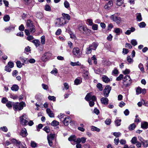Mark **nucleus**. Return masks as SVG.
Wrapping results in <instances>:
<instances>
[{"instance_id": "nucleus-48", "label": "nucleus", "mask_w": 148, "mask_h": 148, "mask_svg": "<svg viewBox=\"0 0 148 148\" xmlns=\"http://www.w3.org/2000/svg\"><path fill=\"white\" fill-rule=\"evenodd\" d=\"M127 60L128 62L130 63H132L133 62V60L131 58L130 56H128L127 58Z\"/></svg>"}, {"instance_id": "nucleus-36", "label": "nucleus", "mask_w": 148, "mask_h": 148, "mask_svg": "<svg viewBox=\"0 0 148 148\" xmlns=\"http://www.w3.org/2000/svg\"><path fill=\"white\" fill-rule=\"evenodd\" d=\"M136 127L135 124L134 123H133L130 125L129 127V129L130 130H132L134 129Z\"/></svg>"}, {"instance_id": "nucleus-2", "label": "nucleus", "mask_w": 148, "mask_h": 148, "mask_svg": "<svg viewBox=\"0 0 148 148\" xmlns=\"http://www.w3.org/2000/svg\"><path fill=\"white\" fill-rule=\"evenodd\" d=\"M98 45V43L94 42L90 45L86 49V53L87 54H90L92 50H95Z\"/></svg>"}, {"instance_id": "nucleus-35", "label": "nucleus", "mask_w": 148, "mask_h": 148, "mask_svg": "<svg viewBox=\"0 0 148 148\" xmlns=\"http://www.w3.org/2000/svg\"><path fill=\"white\" fill-rule=\"evenodd\" d=\"M59 124V122L56 120L53 121L51 123V125L53 126H56Z\"/></svg>"}, {"instance_id": "nucleus-44", "label": "nucleus", "mask_w": 148, "mask_h": 148, "mask_svg": "<svg viewBox=\"0 0 148 148\" xmlns=\"http://www.w3.org/2000/svg\"><path fill=\"white\" fill-rule=\"evenodd\" d=\"M45 10L46 11H50L51 10V7L48 5H45Z\"/></svg>"}, {"instance_id": "nucleus-7", "label": "nucleus", "mask_w": 148, "mask_h": 148, "mask_svg": "<svg viewBox=\"0 0 148 148\" xmlns=\"http://www.w3.org/2000/svg\"><path fill=\"white\" fill-rule=\"evenodd\" d=\"M11 141L19 148H27L26 145L25 144L23 143H21L20 141L17 140L16 139H12Z\"/></svg>"}, {"instance_id": "nucleus-64", "label": "nucleus", "mask_w": 148, "mask_h": 148, "mask_svg": "<svg viewBox=\"0 0 148 148\" xmlns=\"http://www.w3.org/2000/svg\"><path fill=\"white\" fill-rule=\"evenodd\" d=\"M42 86L45 90H47L48 89V86L47 85L42 84Z\"/></svg>"}, {"instance_id": "nucleus-54", "label": "nucleus", "mask_w": 148, "mask_h": 148, "mask_svg": "<svg viewBox=\"0 0 148 148\" xmlns=\"http://www.w3.org/2000/svg\"><path fill=\"white\" fill-rule=\"evenodd\" d=\"M6 106L9 109L12 108V103L10 101H9L6 104Z\"/></svg>"}, {"instance_id": "nucleus-17", "label": "nucleus", "mask_w": 148, "mask_h": 148, "mask_svg": "<svg viewBox=\"0 0 148 148\" xmlns=\"http://www.w3.org/2000/svg\"><path fill=\"white\" fill-rule=\"evenodd\" d=\"M101 101L102 104L107 105L108 103L109 100L108 98L103 97L101 99Z\"/></svg>"}, {"instance_id": "nucleus-47", "label": "nucleus", "mask_w": 148, "mask_h": 148, "mask_svg": "<svg viewBox=\"0 0 148 148\" xmlns=\"http://www.w3.org/2000/svg\"><path fill=\"white\" fill-rule=\"evenodd\" d=\"M92 29L94 30H97L98 29V25L97 24H94L92 25Z\"/></svg>"}, {"instance_id": "nucleus-32", "label": "nucleus", "mask_w": 148, "mask_h": 148, "mask_svg": "<svg viewBox=\"0 0 148 148\" xmlns=\"http://www.w3.org/2000/svg\"><path fill=\"white\" fill-rule=\"evenodd\" d=\"M116 4L117 5L120 6L123 3V0H115Z\"/></svg>"}, {"instance_id": "nucleus-14", "label": "nucleus", "mask_w": 148, "mask_h": 148, "mask_svg": "<svg viewBox=\"0 0 148 148\" xmlns=\"http://www.w3.org/2000/svg\"><path fill=\"white\" fill-rule=\"evenodd\" d=\"M137 95L141 93L144 94L146 93V89L145 88L142 89L140 87H138L136 90Z\"/></svg>"}, {"instance_id": "nucleus-52", "label": "nucleus", "mask_w": 148, "mask_h": 148, "mask_svg": "<svg viewBox=\"0 0 148 148\" xmlns=\"http://www.w3.org/2000/svg\"><path fill=\"white\" fill-rule=\"evenodd\" d=\"M16 64L18 68H21L22 66V64L20 61H17L16 62Z\"/></svg>"}, {"instance_id": "nucleus-24", "label": "nucleus", "mask_w": 148, "mask_h": 148, "mask_svg": "<svg viewBox=\"0 0 148 148\" xmlns=\"http://www.w3.org/2000/svg\"><path fill=\"white\" fill-rule=\"evenodd\" d=\"M62 15L63 16V18L65 20L66 19H67L68 20H70V16L69 15L67 14H66L64 13H63L62 14Z\"/></svg>"}, {"instance_id": "nucleus-26", "label": "nucleus", "mask_w": 148, "mask_h": 148, "mask_svg": "<svg viewBox=\"0 0 148 148\" xmlns=\"http://www.w3.org/2000/svg\"><path fill=\"white\" fill-rule=\"evenodd\" d=\"M14 27L13 26H10L8 28L5 29V31L7 32H10L12 30L14 29Z\"/></svg>"}, {"instance_id": "nucleus-55", "label": "nucleus", "mask_w": 148, "mask_h": 148, "mask_svg": "<svg viewBox=\"0 0 148 148\" xmlns=\"http://www.w3.org/2000/svg\"><path fill=\"white\" fill-rule=\"evenodd\" d=\"M8 64V66L10 68H12L14 67V63L12 62H9Z\"/></svg>"}, {"instance_id": "nucleus-12", "label": "nucleus", "mask_w": 148, "mask_h": 148, "mask_svg": "<svg viewBox=\"0 0 148 148\" xmlns=\"http://www.w3.org/2000/svg\"><path fill=\"white\" fill-rule=\"evenodd\" d=\"M86 100L89 101L91 100L93 101H96V98L95 95H92L91 93L88 94L85 97Z\"/></svg>"}, {"instance_id": "nucleus-45", "label": "nucleus", "mask_w": 148, "mask_h": 148, "mask_svg": "<svg viewBox=\"0 0 148 148\" xmlns=\"http://www.w3.org/2000/svg\"><path fill=\"white\" fill-rule=\"evenodd\" d=\"M58 70L56 68L54 69L53 70L51 71V73L52 74L54 75H57V73H58Z\"/></svg>"}, {"instance_id": "nucleus-50", "label": "nucleus", "mask_w": 148, "mask_h": 148, "mask_svg": "<svg viewBox=\"0 0 148 148\" xmlns=\"http://www.w3.org/2000/svg\"><path fill=\"white\" fill-rule=\"evenodd\" d=\"M137 138L136 137H134L131 140V142L133 144H135L137 142Z\"/></svg>"}, {"instance_id": "nucleus-33", "label": "nucleus", "mask_w": 148, "mask_h": 148, "mask_svg": "<svg viewBox=\"0 0 148 148\" xmlns=\"http://www.w3.org/2000/svg\"><path fill=\"white\" fill-rule=\"evenodd\" d=\"M83 76L86 79H87L89 78V73L87 71L84 72Z\"/></svg>"}, {"instance_id": "nucleus-39", "label": "nucleus", "mask_w": 148, "mask_h": 148, "mask_svg": "<svg viewBox=\"0 0 148 148\" xmlns=\"http://www.w3.org/2000/svg\"><path fill=\"white\" fill-rule=\"evenodd\" d=\"M97 87L99 90L100 91H102L103 90V88L102 87V85L100 83H98L97 85Z\"/></svg>"}, {"instance_id": "nucleus-43", "label": "nucleus", "mask_w": 148, "mask_h": 148, "mask_svg": "<svg viewBox=\"0 0 148 148\" xmlns=\"http://www.w3.org/2000/svg\"><path fill=\"white\" fill-rule=\"evenodd\" d=\"M42 13L39 12L36 14V16L39 19H40L42 17Z\"/></svg>"}, {"instance_id": "nucleus-57", "label": "nucleus", "mask_w": 148, "mask_h": 148, "mask_svg": "<svg viewBox=\"0 0 148 148\" xmlns=\"http://www.w3.org/2000/svg\"><path fill=\"white\" fill-rule=\"evenodd\" d=\"M79 79H76L74 81V83L75 85H78L81 83Z\"/></svg>"}, {"instance_id": "nucleus-20", "label": "nucleus", "mask_w": 148, "mask_h": 148, "mask_svg": "<svg viewBox=\"0 0 148 148\" xmlns=\"http://www.w3.org/2000/svg\"><path fill=\"white\" fill-rule=\"evenodd\" d=\"M102 79L103 82L106 83H108L110 81V79L106 75L103 76L102 77Z\"/></svg>"}, {"instance_id": "nucleus-59", "label": "nucleus", "mask_w": 148, "mask_h": 148, "mask_svg": "<svg viewBox=\"0 0 148 148\" xmlns=\"http://www.w3.org/2000/svg\"><path fill=\"white\" fill-rule=\"evenodd\" d=\"M111 120L110 119H107L105 121V123L108 125L110 124Z\"/></svg>"}, {"instance_id": "nucleus-42", "label": "nucleus", "mask_w": 148, "mask_h": 148, "mask_svg": "<svg viewBox=\"0 0 148 148\" xmlns=\"http://www.w3.org/2000/svg\"><path fill=\"white\" fill-rule=\"evenodd\" d=\"M144 147H148V140H144L142 144Z\"/></svg>"}, {"instance_id": "nucleus-56", "label": "nucleus", "mask_w": 148, "mask_h": 148, "mask_svg": "<svg viewBox=\"0 0 148 148\" xmlns=\"http://www.w3.org/2000/svg\"><path fill=\"white\" fill-rule=\"evenodd\" d=\"M10 97L14 99H17L18 97L17 95L11 94L10 96Z\"/></svg>"}, {"instance_id": "nucleus-23", "label": "nucleus", "mask_w": 148, "mask_h": 148, "mask_svg": "<svg viewBox=\"0 0 148 148\" xmlns=\"http://www.w3.org/2000/svg\"><path fill=\"white\" fill-rule=\"evenodd\" d=\"M141 126V127L143 129H147L148 127V123L147 122L142 123Z\"/></svg>"}, {"instance_id": "nucleus-30", "label": "nucleus", "mask_w": 148, "mask_h": 148, "mask_svg": "<svg viewBox=\"0 0 148 148\" xmlns=\"http://www.w3.org/2000/svg\"><path fill=\"white\" fill-rule=\"evenodd\" d=\"M138 67L142 72L144 73L145 72L143 65L142 64L140 63L138 65Z\"/></svg>"}, {"instance_id": "nucleus-34", "label": "nucleus", "mask_w": 148, "mask_h": 148, "mask_svg": "<svg viewBox=\"0 0 148 148\" xmlns=\"http://www.w3.org/2000/svg\"><path fill=\"white\" fill-rule=\"evenodd\" d=\"M41 39V43L42 45H44L45 42V36H43L40 38Z\"/></svg>"}, {"instance_id": "nucleus-58", "label": "nucleus", "mask_w": 148, "mask_h": 148, "mask_svg": "<svg viewBox=\"0 0 148 148\" xmlns=\"http://www.w3.org/2000/svg\"><path fill=\"white\" fill-rule=\"evenodd\" d=\"M43 130L47 133H49L50 132L49 128L48 126H47L45 127L44 128Z\"/></svg>"}, {"instance_id": "nucleus-11", "label": "nucleus", "mask_w": 148, "mask_h": 148, "mask_svg": "<svg viewBox=\"0 0 148 148\" xmlns=\"http://www.w3.org/2000/svg\"><path fill=\"white\" fill-rule=\"evenodd\" d=\"M51 56V54L49 52H47L45 53L41 57V59L43 62L47 61Z\"/></svg>"}, {"instance_id": "nucleus-28", "label": "nucleus", "mask_w": 148, "mask_h": 148, "mask_svg": "<svg viewBox=\"0 0 148 148\" xmlns=\"http://www.w3.org/2000/svg\"><path fill=\"white\" fill-rule=\"evenodd\" d=\"M11 89L12 90L17 91L18 90L19 87L17 85H14L11 87Z\"/></svg>"}, {"instance_id": "nucleus-40", "label": "nucleus", "mask_w": 148, "mask_h": 148, "mask_svg": "<svg viewBox=\"0 0 148 148\" xmlns=\"http://www.w3.org/2000/svg\"><path fill=\"white\" fill-rule=\"evenodd\" d=\"M91 130L92 131H96L97 132H99L100 131V129L96 127L92 126L91 127Z\"/></svg>"}, {"instance_id": "nucleus-9", "label": "nucleus", "mask_w": 148, "mask_h": 148, "mask_svg": "<svg viewBox=\"0 0 148 148\" xmlns=\"http://www.w3.org/2000/svg\"><path fill=\"white\" fill-rule=\"evenodd\" d=\"M72 53L74 55L78 58L80 57L82 53L79 48L77 47H75L73 48Z\"/></svg>"}, {"instance_id": "nucleus-13", "label": "nucleus", "mask_w": 148, "mask_h": 148, "mask_svg": "<svg viewBox=\"0 0 148 148\" xmlns=\"http://www.w3.org/2000/svg\"><path fill=\"white\" fill-rule=\"evenodd\" d=\"M111 90V87L110 86H107L105 87L103 91L104 95L105 97H107L108 96Z\"/></svg>"}, {"instance_id": "nucleus-61", "label": "nucleus", "mask_w": 148, "mask_h": 148, "mask_svg": "<svg viewBox=\"0 0 148 148\" xmlns=\"http://www.w3.org/2000/svg\"><path fill=\"white\" fill-rule=\"evenodd\" d=\"M130 72V71L129 69H126L123 72L124 74L126 75L129 74Z\"/></svg>"}, {"instance_id": "nucleus-49", "label": "nucleus", "mask_w": 148, "mask_h": 148, "mask_svg": "<svg viewBox=\"0 0 148 148\" xmlns=\"http://www.w3.org/2000/svg\"><path fill=\"white\" fill-rule=\"evenodd\" d=\"M146 25L144 22H142L138 24V26L140 28H143L145 27Z\"/></svg>"}, {"instance_id": "nucleus-4", "label": "nucleus", "mask_w": 148, "mask_h": 148, "mask_svg": "<svg viewBox=\"0 0 148 148\" xmlns=\"http://www.w3.org/2000/svg\"><path fill=\"white\" fill-rule=\"evenodd\" d=\"M67 22H68L63 18H60L56 19V25L57 27H60L63 26Z\"/></svg>"}, {"instance_id": "nucleus-25", "label": "nucleus", "mask_w": 148, "mask_h": 148, "mask_svg": "<svg viewBox=\"0 0 148 148\" xmlns=\"http://www.w3.org/2000/svg\"><path fill=\"white\" fill-rule=\"evenodd\" d=\"M86 21V24L88 25L92 26L93 24L92 20L90 18L87 19Z\"/></svg>"}, {"instance_id": "nucleus-46", "label": "nucleus", "mask_w": 148, "mask_h": 148, "mask_svg": "<svg viewBox=\"0 0 148 148\" xmlns=\"http://www.w3.org/2000/svg\"><path fill=\"white\" fill-rule=\"evenodd\" d=\"M48 99L49 100L53 101H55L56 100V97L54 96H49L48 97Z\"/></svg>"}, {"instance_id": "nucleus-16", "label": "nucleus", "mask_w": 148, "mask_h": 148, "mask_svg": "<svg viewBox=\"0 0 148 148\" xmlns=\"http://www.w3.org/2000/svg\"><path fill=\"white\" fill-rule=\"evenodd\" d=\"M20 134L23 137H25L27 135V130L25 128L22 129Z\"/></svg>"}, {"instance_id": "nucleus-22", "label": "nucleus", "mask_w": 148, "mask_h": 148, "mask_svg": "<svg viewBox=\"0 0 148 148\" xmlns=\"http://www.w3.org/2000/svg\"><path fill=\"white\" fill-rule=\"evenodd\" d=\"M55 134H50L48 135L47 136V139H49V140H53L54 139V137H55Z\"/></svg>"}, {"instance_id": "nucleus-29", "label": "nucleus", "mask_w": 148, "mask_h": 148, "mask_svg": "<svg viewBox=\"0 0 148 148\" xmlns=\"http://www.w3.org/2000/svg\"><path fill=\"white\" fill-rule=\"evenodd\" d=\"M121 119H119L118 118H116L115 121L116 125L117 126H120L121 125Z\"/></svg>"}, {"instance_id": "nucleus-37", "label": "nucleus", "mask_w": 148, "mask_h": 148, "mask_svg": "<svg viewBox=\"0 0 148 148\" xmlns=\"http://www.w3.org/2000/svg\"><path fill=\"white\" fill-rule=\"evenodd\" d=\"M64 5L65 8L68 9L70 8V4L67 1H65L64 2Z\"/></svg>"}, {"instance_id": "nucleus-10", "label": "nucleus", "mask_w": 148, "mask_h": 148, "mask_svg": "<svg viewBox=\"0 0 148 148\" xmlns=\"http://www.w3.org/2000/svg\"><path fill=\"white\" fill-rule=\"evenodd\" d=\"M110 18L111 20H112L117 24H119L121 22V18L117 16L116 14L112 15L110 16Z\"/></svg>"}, {"instance_id": "nucleus-63", "label": "nucleus", "mask_w": 148, "mask_h": 148, "mask_svg": "<svg viewBox=\"0 0 148 148\" xmlns=\"http://www.w3.org/2000/svg\"><path fill=\"white\" fill-rule=\"evenodd\" d=\"M31 146L33 147H36L37 144L34 141H32L31 143Z\"/></svg>"}, {"instance_id": "nucleus-6", "label": "nucleus", "mask_w": 148, "mask_h": 148, "mask_svg": "<svg viewBox=\"0 0 148 148\" xmlns=\"http://www.w3.org/2000/svg\"><path fill=\"white\" fill-rule=\"evenodd\" d=\"M27 27L29 29L31 33H33L35 32V26L33 25V22L30 20H28L26 22Z\"/></svg>"}, {"instance_id": "nucleus-53", "label": "nucleus", "mask_w": 148, "mask_h": 148, "mask_svg": "<svg viewBox=\"0 0 148 148\" xmlns=\"http://www.w3.org/2000/svg\"><path fill=\"white\" fill-rule=\"evenodd\" d=\"M113 135L116 137H118L121 136V134L120 132H114L113 133Z\"/></svg>"}, {"instance_id": "nucleus-62", "label": "nucleus", "mask_w": 148, "mask_h": 148, "mask_svg": "<svg viewBox=\"0 0 148 148\" xmlns=\"http://www.w3.org/2000/svg\"><path fill=\"white\" fill-rule=\"evenodd\" d=\"M113 75L117 74L119 73L118 71L116 68H115L114 70L112 72Z\"/></svg>"}, {"instance_id": "nucleus-38", "label": "nucleus", "mask_w": 148, "mask_h": 148, "mask_svg": "<svg viewBox=\"0 0 148 148\" xmlns=\"http://www.w3.org/2000/svg\"><path fill=\"white\" fill-rule=\"evenodd\" d=\"M114 32L118 34H119L121 32H122V30L119 28H116L114 29Z\"/></svg>"}, {"instance_id": "nucleus-1", "label": "nucleus", "mask_w": 148, "mask_h": 148, "mask_svg": "<svg viewBox=\"0 0 148 148\" xmlns=\"http://www.w3.org/2000/svg\"><path fill=\"white\" fill-rule=\"evenodd\" d=\"M132 83L131 79L129 75L124 77L123 79L122 88H126L130 86Z\"/></svg>"}, {"instance_id": "nucleus-60", "label": "nucleus", "mask_w": 148, "mask_h": 148, "mask_svg": "<svg viewBox=\"0 0 148 148\" xmlns=\"http://www.w3.org/2000/svg\"><path fill=\"white\" fill-rule=\"evenodd\" d=\"M123 75L122 74H120L119 77H118L116 79V81L121 80L123 78Z\"/></svg>"}, {"instance_id": "nucleus-8", "label": "nucleus", "mask_w": 148, "mask_h": 148, "mask_svg": "<svg viewBox=\"0 0 148 148\" xmlns=\"http://www.w3.org/2000/svg\"><path fill=\"white\" fill-rule=\"evenodd\" d=\"M20 122L23 125H27L28 124V121L29 119L27 116L23 114L20 117Z\"/></svg>"}, {"instance_id": "nucleus-18", "label": "nucleus", "mask_w": 148, "mask_h": 148, "mask_svg": "<svg viewBox=\"0 0 148 148\" xmlns=\"http://www.w3.org/2000/svg\"><path fill=\"white\" fill-rule=\"evenodd\" d=\"M47 113L48 114L49 116L50 117H53L54 114L52 111L49 108H47L46 110Z\"/></svg>"}, {"instance_id": "nucleus-5", "label": "nucleus", "mask_w": 148, "mask_h": 148, "mask_svg": "<svg viewBox=\"0 0 148 148\" xmlns=\"http://www.w3.org/2000/svg\"><path fill=\"white\" fill-rule=\"evenodd\" d=\"M78 28L81 32H82L84 34H87L90 31L86 26H84L82 24H79L78 26Z\"/></svg>"}, {"instance_id": "nucleus-15", "label": "nucleus", "mask_w": 148, "mask_h": 148, "mask_svg": "<svg viewBox=\"0 0 148 148\" xmlns=\"http://www.w3.org/2000/svg\"><path fill=\"white\" fill-rule=\"evenodd\" d=\"M64 123L65 125H68L71 121V119L69 116L65 117L63 120Z\"/></svg>"}, {"instance_id": "nucleus-41", "label": "nucleus", "mask_w": 148, "mask_h": 148, "mask_svg": "<svg viewBox=\"0 0 148 148\" xmlns=\"http://www.w3.org/2000/svg\"><path fill=\"white\" fill-rule=\"evenodd\" d=\"M3 18L4 21L7 22L9 21L10 17L8 15H6L4 16Z\"/></svg>"}, {"instance_id": "nucleus-3", "label": "nucleus", "mask_w": 148, "mask_h": 148, "mask_svg": "<svg viewBox=\"0 0 148 148\" xmlns=\"http://www.w3.org/2000/svg\"><path fill=\"white\" fill-rule=\"evenodd\" d=\"M25 106V103L23 102L22 101L20 103L16 102L14 104L13 108L15 111H20L22 110L23 107Z\"/></svg>"}, {"instance_id": "nucleus-51", "label": "nucleus", "mask_w": 148, "mask_h": 148, "mask_svg": "<svg viewBox=\"0 0 148 148\" xmlns=\"http://www.w3.org/2000/svg\"><path fill=\"white\" fill-rule=\"evenodd\" d=\"M131 43L134 46H135L137 45V42L136 40L135 39H133L131 40Z\"/></svg>"}, {"instance_id": "nucleus-21", "label": "nucleus", "mask_w": 148, "mask_h": 148, "mask_svg": "<svg viewBox=\"0 0 148 148\" xmlns=\"http://www.w3.org/2000/svg\"><path fill=\"white\" fill-rule=\"evenodd\" d=\"M130 30H127L125 33V34L129 35L130 34L131 32H133L135 31V29L134 28L132 27L130 29Z\"/></svg>"}, {"instance_id": "nucleus-19", "label": "nucleus", "mask_w": 148, "mask_h": 148, "mask_svg": "<svg viewBox=\"0 0 148 148\" xmlns=\"http://www.w3.org/2000/svg\"><path fill=\"white\" fill-rule=\"evenodd\" d=\"M32 42L34 44L36 47H38L40 45V41L37 39L33 40Z\"/></svg>"}, {"instance_id": "nucleus-31", "label": "nucleus", "mask_w": 148, "mask_h": 148, "mask_svg": "<svg viewBox=\"0 0 148 148\" xmlns=\"http://www.w3.org/2000/svg\"><path fill=\"white\" fill-rule=\"evenodd\" d=\"M136 19L138 21H140L142 20V18L141 14L138 13L136 14Z\"/></svg>"}, {"instance_id": "nucleus-27", "label": "nucleus", "mask_w": 148, "mask_h": 148, "mask_svg": "<svg viewBox=\"0 0 148 148\" xmlns=\"http://www.w3.org/2000/svg\"><path fill=\"white\" fill-rule=\"evenodd\" d=\"M76 140V137L75 136H71L68 138V140L70 141H73L75 142Z\"/></svg>"}]
</instances>
